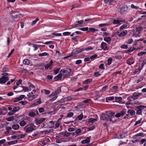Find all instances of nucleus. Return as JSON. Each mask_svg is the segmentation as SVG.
Instances as JSON below:
<instances>
[{"label": "nucleus", "instance_id": "39448f33", "mask_svg": "<svg viewBox=\"0 0 146 146\" xmlns=\"http://www.w3.org/2000/svg\"><path fill=\"white\" fill-rule=\"evenodd\" d=\"M26 135L25 134L24 135L20 134L17 135H14L11 136V138L14 139H19L24 137Z\"/></svg>", "mask_w": 146, "mask_h": 146}, {"label": "nucleus", "instance_id": "e433bc0d", "mask_svg": "<svg viewBox=\"0 0 146 146\" xmlns=\"http://www.w3.org/2000/svg\"><path fill=\"white\" fill-rule=\"evenodd\" d=\"M89 29L90 31L93 32H95L98 31V29L93 27H90L89 28Z\"/></svg>", "mask_w": 146, "mask_h": 146}, {"label": "nucleus", "instance_id": "cd10ccee", "mask_svg": "<svg viewBox=\"0 0 146 146\" xmlns=\"http://www.w3.org/2000/svg\"><path fill=\"white\" fill-rule=\"evenodd\" d=\"M98 120V118H91L88 119V121L89 123H93L94 122L97 121Z\"/></svg>", "mask_w": 146, "mask_h": 146}, {"label": "nucleus", "instance_id": "e2e57ef3", "mask_svg": "<svg viewBox=\"0 0 146 146\" xmlns=\"http://www.w3.org/2000/svg\"><path fill=\"white\" fill-rule=\"evenodd\" d=\"M70 34V32H66L63 33L64 36H68Z\"/></svg>", "mask_w": 146, "mask_h": 146}, {"label": "nucleus", "instance_id": "c85d7f7f", "mask_svg": "<svg viewBox=\"0 0 146 146\" xmlns=\"http://www.w3.org/2000/svg\"><path fill=\"white\" fill-rule=\"evenodd\" d=\"M19 127V125L18 124H14L12 126V128L15 130L18 129Z\"/></svg>", "mask_w": 146, "mask_h": 146}, {"label": "nucleus", "instance_id": "6e6552de", "mask_svg": "<svg viewBox=\"0 0 146 146\" xmlns=\"http://www.w3.org/2000/svg\"><path fill=\"white\" fill-rule=\"evenodd\" d=\"M146 107V106H145L141 105L137 107L138 110L137 111L136 114H139L141 113L142 110L143 109Z\"/></svg>", "mask_w": 146, "mask_h": 146}, {"label": "nucleus", "instance_id": "c756f323", "mask_svg": "<svg viewBox=\"0 0 146 146\" xmlns=\"http://www.w3.org/2000/svg\"><path fill=\"white\" fill-rule=\"evenodd\" d=\"M115 100L116 102L119 103L121 102L122 99V98L121 97H115Z\"/></svg>", "mask_w": 146, "mask_h": 146}, {"label": "nucleus", "instance_id": "5701e85b", "mask_svg": "<svg viewBox=\"0 0 146 146\" xmlns=\"http://www.w3.org/2000/svg\"><path fill=\"white\" fill-rule=\"evenodd\" d=\"M62 77V74H59L57 76L54 78V79L55 80H59L61 79Z\"/></svg>", "mask_w": 146, "mask_h": 146}, {"label": "nucleus", "instance_id": "473e14b6", "mask_svg": "<svg viewBox=\"0 0 146 146\" xmlns=\"http://www.w3.org/2000/svg\"><path fill=\"white\" fill-rule=\"evenodd\" d=\"M81 131L80 129H78L76 130L75 132V135L76 136H77L79 135L81 133Z\"/></svg>", "mask_w": 146, "mask_h": 146}, {"label": "nucleus", "instance_id": "f03ea898", "mask_svg": "<svg viewBox=\"0 0 146 146\" xmlns=\"http://www.w3.org/2000/svg\"><path fill=\"white\" fill-rule=\"evenodd\" d=\"M84 50V49L82 48H77L73 50L70 56H73L74 55V54L79 53ZM69 56H68V57ZM67 57H65V58H67Z\"/></svg>", "mask_w": 146, "mask_h": 146}, {"label": "nucleus", "instance_id": "a878e982", "mask_svg": "<svg viewBox=\"0 0 146 146\" xmlns=\"http://www.w3.org/2000/svg\"><path fill=\"white\" fill-rule=\"evenodd\" d=\"M56 54H58L59 56H64V53L61 50L56 51Z\"/></svg>", "mask_w": 146, "mask_h": 146}, {"label": "nucleus", "instance_id": "2f4dec72", "mask_svg": "<svg viewBox=\"0 0 146 146\" xmlns=\"http://www.w3.org/2000/svg\"><path fill=\"white\" fill-rule=\"evenodd\" d=\"M83 20H81L79 21H78L77 22V23H76L74 25H73V27H77V25H78V24H82L83 23Z\"/></svg>", "mask_w": 146, "mask_h": 146}, {"label": "nucleus", "instance_id": "393cba45", "mask_svg": "<svg viewBox=\"0 0 146 146\" xmlns=\"http://www.w3.org/2000/svg\"><path fill=\"white\" fill-rule=\"evenodd\" d=\"M128 26V24L126 23L124 24L121 25L119 28L120 30H122L124 29H125L127 28V27Z\"/></svg>", "mask_w": 146, "mask_h": 146}, {"label": "nucleus", "instance_id": "4c0bfd02", "mask_svg": "<svg viewBox=\"0 0 146 146\" xmlns=\"http://www.w3.org/2000/svg\"><path fill=\"white\" fill-rule=\"evenodd\" d=\"M27 124L26 122L24 120L21 121L20 123L19 124L21 126H23Z\"/></svg>", "mask_w": 146, "mask_h": 146}, {"label": "nucleus", "instance_id": "9b49d317", "mask_svg": "<svg viewBox=\"0 0 146 146\" xmlns=\"http://www.w3.org/2000/svg\"><path fill=\"white\" fill-rule=\"evenodd\" d=\"M121 12V13H126L128 11V7L126 5H124L120 7Z\"/></svg>", "mask_w": 146, "mask_h": 146}, {"label": "nucleus", "instance_id": "f3484780", "mask_svg": "<svg viewBox=\"0 0 146 146\" xmlns=\"http://www.w3.org/2000/svg\"><path fill=\"white\" fill-rule=\"evenodd\" d=\"M71 72V70L69 68L62 69L60 71V73H70Z\"/></svg>", "mask_w": 146, "mask_h": 146}, {"label": "nucleus", "instance_id": "58836bf2", "mask_svg": "<svg viewBox=\"0 0 146 146\" xmlns=\"http://www.w3.org/2000/svg\"><path fill=\"white\" fill-rule=\"evenodd\" d=\"M21 15L23 17V15H22V14L16 15L14 16H12L11 17V18L13 19H16L17 18L19 17H20V16Z\"/></svg>", "mask_w": 146, "mask_h": 146}, {"label": "nucleus", "instance_id": "4be33fe9", "mask_svg": "<svg viewBox=\"0 0 146 146\" xmlns=\"http://www.w3.org/2000/svg\"><path fill=\"white\" fill-rule=\"evenodd\" d=\"M92 81V79L91 78L88 79L83 81L82 82L83 84H86L90 83Z\"/></svg>", "mask_w": 146, "mask_h": 146}, {"label": "nucleus", "instance_id": "c9c22d12", "mask_svg": "<svg viewBox=\"0 0 146 146\" xmlns=\"http://www.w3.org/2000/svg\"><path fill=\"white\" fill-rule=\"evenodd\" d=\"M20 109V108L19 107H15L12 110L15 113L16 112L18 111Z\"/></svg>", "mask_w": 146, "mask_h": 146}, {"label": "nucleus", "instance_id": "aec40b11", "mask_svg": "<svg viewBox=\"0 0 146 146\" xmlns=\"http://www.w3.org/2000/svg\"><path fill=\"white\" fill-rule=\"evenodd\" d=\"M111 40V37H110L106 36L104 37V40L108 44L110 43Z\"/></svg>", "mask_w": 146, "mask_h": 146}, {"label": "nucleus", "instance_id": "6ab92c4d", "mask_svg": "<svg viewBox=\"0 0 146 146\" xmlns=\"http://www.w3.org/2000/svg\"><path fill=\"white\" fill-rule=\"evenodd\" d=\"M38 114V112L37 110H35L33 112H29L28 114V115L31 117H34L35 115Z\"/></svg>", "mask_w": 146, "mask_h": 146}, {"label": "nucleus", "instance_id": "de8ad7c7", "mask_svg": "<svg viewBox=\"0 0 146 146\" xmlns=\"http://www.w3.org/2000/svg\"><path fill=\"white\" fill-rule=\"evenodd\" d=\"M131 8L134 9H139V8L138 6H135L133 4H131Z\"/></svg>", "mask_w": 146, "mask_h": 146}, {"label": "nucleus", "instance_id": "774afa93", "mask_svg": "<svg viewBox=\"0 0 146 146\" xmlns=\"http://www.w3.org/2000/svg\"><path fill=\"white\" fill-rule=\"evenodd\" d=\"M121 48L123 49H127L128 48L127 45L125 44H123L121 46Z\"/></svg>", "mask_w": 146, "mask_h": 146}, {"label": "nucleus", "instance_id": "603ef678", "mask_svg": "<svg viewBox=\"0 0 146 146\" xmlns=\"http://www.w3.org/2000/svg\"><path fill=\"white\" fill-rule=\"evenodd\" d=\"M14 119V117L13 116H11L8 117L7 119V120L8 121H13Z\"/></svg>", "mask_w": 146, "mask_h": 146}, {"label": "nucleus", "instance_id": "7c9ffc66", "mask_svg": "<svg viewBox=\"0 0 146 146\" xmlns=\"http://www.w3.org/2000/svg\"><path fill=\"white\" fill-rule=\"evenodd\" d=\"M110 25V24L108 23H105L100 24L98 25L99 27H105L106 26H108Z\"/></svg>", "mask_w": 146, "mask_h": 146}, {"label": "nucleus", "instance_id": "09e8293b", "mask_svg": "<svg viewBox=\"0 0 146 146\" xmlns=\"http://www.w3.org/2000/svg\"><path fill=\"white\" fill-rule=\"evenodd\" d=\"M37 96V95H33L31 97H30L28 100H32L33 99H34Z\"/></svg>", "mask_w": 146, "mask_h": 146}, {"label": "nucleus", "instance_id": "bf43d9fd", "mask_svg": "<svg viewBox=\"0 0 146 146\" xmlns=\"http://www.w3.org/2000/svg\"><path fill=\"white\" fill-rule=\"evenodd\" d=\"M60 70V68H55L54 70V73H58Z\"/></svg>", "mask_w": 146, "mask_h": 146}, {"label": "nucleus", "instance_id": "5fc2aeb1", "mask_svg": "<svg viewBox=\"0 0 146 146\" xmlns=\"http://www.w3.org/2000/svg\"><path fill=\"white\" fill-rule=\"evenodd\" d=\"M80 30L83 31H87L88 30V27H82L80 29Z\"/></svg>", "mask_w": 146, "mask_h": 146}, {"label": "nucleus", "instance_id": "20e7f679", "mask_svg": "<svg viewBox=\"0 0 146 146\" xmlns=\"http://www.w3.org/2000/svg\"><path fill=\"white\" fill-rule=\"evenodd\" d=\"M61 91V87H58L54 92L50 95L49 96L51 98L52 96H55L59 94Z\"/></svg>", "mask_w": 146, "mask_h": 146}, {"label": "nucleus", "instance_id": "bb28decb", "mask_svg": "<svg viewBox=\"0 0 146 146\" xmlns=\"http://www.w3.org/2000/svg\"><path fill=\"white\" fill-rule=\"evenodd\" d=\"M133 59V58H129V59H128L127 61V64L129 65H131L133 64L134 63Z\"/></svg>", "mask_w": 146, "mask_h": 146}, {"label": "nucleus", "instance_id": "b1692460", "mask_svg": "<svg viewBox=\"0 0 146 146\" xmlns=\"http://www.w3.org/2000/svg\"><path fill=\"white\" fill-rule=\"evenodd\" d=\"M141 33L137 32V31H133V36L135 37H139L140 36H141Z\"/></svg>", "mask_w": 146, "mask_h": 146}, {"label": "nucleus", "instance_id": "0e129e2a", "mask_svg": "<svg viewBox=\"0 0 146 146\" xmlns=\"http://www.w3.org/2000/svg\"><path fill=\"white\" fill-rule=\"evenodd\" d=\"M108 87V86L106 85L103 87L102 89L101 90V91L102 92H103L105 91L106 89Z\"/></svg>", "mask_w": 146, "mask_h": 146}, {"label": "nucleus", "instance_id": "ddd939ff", "mask_svg": "<svg viewBox=\"0 0 146 146\" xmlns=\"http://www.w3.org/2000/svg\"><path fill=\"white\" fill-rule=\"evenodd\" d=\"M53 62L52 60H51L50 62L44 66V68L46 70H48L51 69V68Z\"/></svg>", "mask_w": 146, "mask_h": 146}, {"label": "nucleus", "instance_id": "c03bdc74", "mask_svg": "<svg viewBox=\"0 0 146 146\" xmlns=\"http://www.w3.org/2000/svg\"><path fill=\"white\" fill-rule=\"evenodd\" d=\"M17 142V140L14 141H9L8 142V144L9 145H10L11 144H13Z\"/></svg>", "mask_w": 146, "mask_h": 146}, {"label": "nucleus", "instance_id": "9d476101", "mask_svg": "<svg viewBox=\"0 0 146 146\" xmlns=\"http://www.w3.org/2000/svg\"><path fill=\"white\" fill-rule=\"evenodd\" d=\"M135 111L131 109H129L128 110L127 113L126 115L127 116L131 115V116H133L135 114Z\"/></svg>", "mask_w": 146, "mask_h": 146}, {"label": "nucleus", "instance_id": "338daca9", "mask_svg": "<svg viewBox=\"0 0 146 146\" xmlns=\"http://www.w3.org/2000/svg\"><path fill=\"white\" fill-rule=\"evenodd\" d=\"M93 48L91 46L87 47L84 49V50H86L87 51H89L90 50H92Z\"/></svg>", "mask_w": 146, "mask_h": 146}, {"label": "nucleus", "instance_id": "49530a36", "mask_svg": "<svg viewBox=\"0 0 146 146\" xmlns=\"http://www.w3.org/2000/svg\"><path fill=\"white\" fill-rule=\"evenodd\" d=\"M83 117V115L82 113H81L80 115H78V119L80 120H81L82 119Z\"/></svg>", "mask_w": 146, "mask_h": 146}, {"label": "nucleus", "instance_id": "a211bd4d", "mask_svg": "<svg viewBox=\"0 0 146 146\" xmlns=\"http://www.w3.org/2000/svg\"><path fill=\"white\" fill-rule=\"evenodd\" d=\"M142 95V93H134L132 97V98L133 100L137 99L139 96Z\"/></svg>", "mask_w": 146, "mask_h": 146}, {"label": "nucleus", "instance_id": "6e6d98bb", "mask_svg": "<svg viewBox=\"0 0 146 146\" xmlns=\"http://www.w3.org/2000/svg\"><path fill=\"white\" fill-rule=\"evenodd\" d=\"M91 138V137H87L86 139L84 140L87 143H88L90 142V139Z\"/></svg>", "mask_w": 146, "mask_h": 146}, {"label": "nucleus", "instance_id": "423d86ee", "mask_svg": "<svg viewBox=\"0 0 146 146\" xmlns=\"http://www.w3.org/2000/svg\"><path fill=\"white\" fill-rule=\"evenodd\" d=\"M29 126V125H27L25 126L23 128V129L26 132L29 133V132H31L34 130V129L33 127Z\"/></svg>", "mask_w": 146, "mask_h": 146}, {"label": "nucleus", "instance_id": "680f3d73", "mask_svg": "<svg viewBox=\"0 0 146 146\" xmlns=\"http://www.w3.org/2000/svg\"><path fill=\"white\" fill-rule=\"evenodd\" d=\"M22 80L21 79H20L18 81L16 82V85L17 86H18L21 84Z\"/></svg>", "mask_w": 146, "mask_h": 146}, {"label": "nucleus", "instance_id": "f257e3e1", "mask_svg": "<svg viewBox=\"0 0 146 146\" xmlns=\"http://www.w3.org/2000/svg\"><path fill=\"white\" fill-rule=\"evenodd\" d=\"M115 113L111 111L106 112L105 113H102L101 115L100 119L103 120L109 121L112 123L116 121L113 119L114 118Z\"/></svg>", "mask_w": 146, "mask_h": 146}, {"label": "nucleus", "instance_id": "8fccbe9b", "mask_svg": "<svg viewBox=\"0 0 146 146\" xmlns=\"http://www.w3.org/2000/svg\"><path fill=\"white\" fill-rule=\"evenodd\" d=\"M60 121L58 120L55 123V128L56 129V128L58 127L60 125Z\"/></svg>", "mask_w": 146, "mask_h": 146}, {"label": "nucleus", "instance_id": "13d9d810", "mask_svg": "<svg viewBox=\"0 0 146 146\" xmlns=\"http://www.w3.org/2000/svg\"><path fill=\"white\" fill-rule=\"evenodd\" d=\"M19 103L21 104L22 105H24L27 103V102L26 101H21Z\"/></svg>", "mask_w": 146, "mask_h": 146}, {"label": "nucleus", "instance_id": "3c124183", "mask_svg": "<svg viewBox=\"0 0 146 146\" xmlns=\"http://www.w3.org/2000/svg\"><path fill=\"white\" fill-rule=\"evenodd\" d=\"M74 115V113L72 112H70L68 113L67 117H72Z\"/></svg>", "mask_w": 146, "mask_h": 146}, {"label": "nucleus", "instance_id": "37998d69", "mask_svg": "<svg viewBox=\"0 0 146 146\" xmlns=\"http://www.w3.org/2000/svg\"><path fill=\"white\" fill-rule=\"evenodd\" d=\"M146 54V51L145 52H141L138 53V55L139 56H141L143 55Z\"/></svg>", "mask_w": 146, "mask_h": 146}, {"label": "nucleus", "instance_id": "79ce46f5", "mask_svg": "<svg viewBox=\"0 0 146 146\" xmlns=\"http://www.w3.org/2000/svg\"><path fill=\"white\" fill-rule=\"evenodd\" d=\"M48 54L46 52H44L42 53H40L38 55L40 56H48Z\"/></svg>", "mask_w": 146, "mask_h": 146}, {"label": "nucleus", "instance_id": "a19ab883", "mask_svg": "<svg viewBox=\"0 0 146 146\" xmlns=\"http://www.w3.org/2000/svg\"><path fill=\"white\" fill-rule=\"evenodd\" d=\"M71 133H69L67 131H66L64 134L63 136L64 137H68L69 136L71 135Z\"/></svg>", "mask_w": 146, "mask_h": 146}, {"label": "nucleus", "instance_id": "0eeeda50", "mask_svg": "<svg viewBox=\"0 0 146 146\" xmlns=\"http://www.w3.org/2000/svg\"><path fill=\"white\" fill-rule=\"evenodd\" d=\"M9 80V78L7 77L3 76L0 78V84H4Z\"/></svg>", "mask_w": 146, "mask_h": 146}, {"label": "nucleus", "instance_id": "2eb2a0df", "mask_svg": "<svg viewBox=\"0 0 146 146\" xmlns=\"http://www.w3.org/2000/svg\"><path fill=\"white\" fill-rule=\"evenodd\" d=\"M54 122L52 121H49V123L47 124V126H46L45 128H52L54 127Z\"/></svg>", "mask_w": 146, "mask_h": 146}, {"label": "nucleus", "instance_id": "69168bd1", "mask_svg": "<svg viewBox=\"0 0 146 146\" xmlns=\"http://www.w3.org/2000/svg\"><path fill=\"white\" fill-rule=\"evenodd\" d=\"M6 129L7 130V133H9V131L11 129V127H6Z\"/></svg>", "mask_w": 146, "mask_h": 146}, {"label": "nucleus", "instance_id": "4d7b16f0", "mask_svg": "<svg viewBox=\"0 0 146 146\" xmlns=\"http://www.w3.org/2000/svg\"><path fill=\"white\" fill-rule=\"evenodd\" d=\"M103 35L102 36H103V37H106L108 36L109 35V33H107L106 32H103Z\"/></svg>", "mask_w": 146, "mask_h": 146}, {"label": "nucleus", "instance_id": "1a4fd4ad", "mask_svg": "<svg viewBox=\"0 0 146 146\" xmlns=\"http://www.w3.org/2000/svg\"><path fill=\"white\" fill-rule=\"evenodd\" d=\"M125 21V20L122 19L120 18H117V20H114L113 21V23L114 24H119L120 25L121 22H123Z\"/></svg>", "mask_w": 146, "mask_h": 146}, {"label": "nucleus", "instance_id": "412c9836", "mask_svg": "<svg viewBox=\"0 0 146 146\" xmlns=\"http://www.w3.org/2000/svg\"><path fill=\"white\" fill-rule=\"evenodd\" d=\"M72 99V98L70 96H69L63 99H61L60 100V101L61 102H66L69 101L71 100Z\"/></svg>", "mask_w": 146, "mask_h": 146}, {"label": "nucleus", "instance_id": "a18cd8bd", "mask_svg": "<svg viewBox=\"0 0 146 146\" xmlns=\"http://www.w3.org/2000/svg\"><path fill=\"white\" fill-rule=\"evenodd\" d=\"M112 60V59L111 58H109L108 59L107 62L108 65H110L111 64Z\"/></svg>", "mask_w": 146, "mask_h": 146}, {"label": "nucleus", "instance_id": "864d4df0", "mask_svg": "<svg viewBox=\"0 0 146 146\" xmlns=\"http://www.w3.org/2000/svg\"><path fill=\"white\" fill-rule=\"evenodd\" d=\"M22 87L23 88V90L24 91V92H26L29 91V90L28 88L23 86H22Z\"/></svg>", "mask_w": 146, "mask_h": 146}, {"label": "nucleus", "instance_id": "ea45409f", "mask_svg": "<svg viewBox=\"0 0 146 146\" xmlns=\"http://www.w3.org/2000/svg\"><path fill=\"white\" fill-rule=\"evenodd\" d=\"M142 29V27H139L136 28V31L137 32L140 33Z\"/></svg>", "mask_w": 146, "mask_h": 146}, {"label": "nucleus", "instance_id": "72a5a7b5", "mask_svg": "<svg viewBox=\"0 0 146 146\" xmlns=\"http://www.w3.org/2000/svg\"><path fill=\"white\" fill-rule=\"evenodd\" d=\"M114 98L113 97L110 96L106 97V101L108 102L109 100H112L114 99Z\"/></svg>", "mask_w": 146, "mask_h": 146}, {"label": "nucleus", "instance_id": "f704fd0d", "mask_svg": "<svg viewBox=\"0 0 146 146\" xmlns=\"http://www.w3.org/2000/svg\"><path fill=\"white\" fill-rule=\"evenodd\" d=\"M24 64L28 65L30 64V62L29 60L27 59H24L23 62Z\"/></svg>", "mask_w": 146, "mask_h": 146}, {"label": "nucleus", "instance_id": "7ed1b4c3", "mask_svg": "<svg viewBox=\"0 0 146 146\" xmlns=\"http://www.w3.org/2000/svg\"><path fill=\"white\" fill-rule=\"evenodd\" d=\"M127 33L126 30H124L122 31H117L116 32V34L121 37L125 36L127 34Z\"/></svg>", "mask_w": 146, "mask_h": 146}, {"label": "nucleus", "instance_id": "052dcab7", "mask_svg": "<svg viewBox=\"0 0 146 146\" xmlns=\"http://www.w3.org/2000/svg\"><path fill=\"white\" fill-rule=\"evenodd\" d=\"M133 42V40L132 38H130L128 40L127 43L129 44H131Z\"/></svg>", "mask_w": 146, "mask_h": 146}, {"label": "nucleus", "instance_id": "dca6fc26", "mask_svg": "<svg viewBox=\"0 0 146 146\" xmlns=\"http://www.w3.org/2000/svg\"><path fill=\"white\" fill-rule=\"evenodd\" d=\"M101 48L104 50H107L108 48L107 44L105 42H102L101 44Z\"/></svg>", "mask_w": 146, "mask_h": 146}, {"label": "nucleus", "instance_id": "f8f14e48", "mask_svg": "<svg viewBox=\"0 0 146 146\" xmlns=\"http://www.w3.org/2000/svg\"><path fill=\"white\" fill-rule=\"evenodd\" d=\"M126 112V110L125 109L123 110L119 113H117L115 116L117 117H119L122 116H123Z\"/></svg>", "mask_w": 146, "mask_h": 146}, {"label": "nucleus", "instance_id": "4468645a", "mask_svg": "<svg viewBox=\"0 0 146 146\" xmlns=\"http://www.w3.org/2000/svg\"><path fill=\"white\" fill-rule=\"evenodd\" d=\"M46 119L45 118H40L38 119H35V121L36 122V125H38L39 124L42 123Z\"/></svg>", "mask_w": 146, "mask_h": 146}]
</instances>
